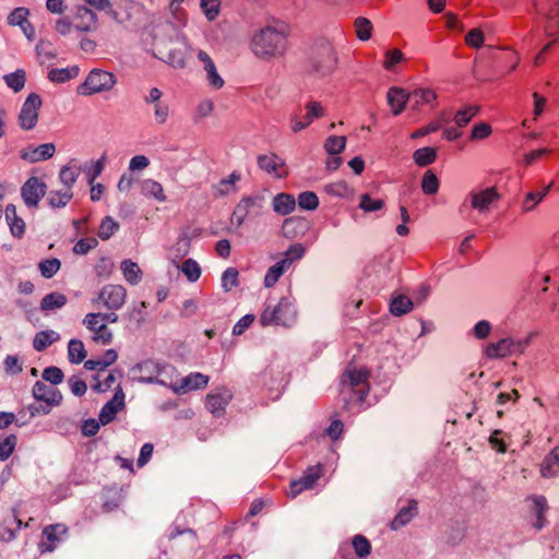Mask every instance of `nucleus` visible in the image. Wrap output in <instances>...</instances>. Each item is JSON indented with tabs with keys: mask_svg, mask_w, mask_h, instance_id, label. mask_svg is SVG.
<instances>
[{
	"mask_svg": "<svg viewBox=\"0 0 559 559\" xmlns=\"http://www.w3.org/2000/svg\"><path fill=\"white\" fill-rule=\"evenodd\" d=\"M285 261H278L274 265H272L265 276H264V286L265 287H273L278 278L283 275L286 269H288L285 265Z\"/></svg>",
	"mask_w": 559,
	"mask_h": 559,
	"instance_id": "obj_46",
	"label": "nucleus"
},
{
	"mask_svg": "<svg viewBox=\"0 0 559 559\" xmlns=\"http://www.w3.org/2000/svg\"><path fill=\"white\" fill-rule=\"evenodd\" d=\"M533 513L535 515V521L533 522V526L536 530H540L545 526L547 520L545 516L546 511L548 510L547 501L544 496H534L533 497Z\"/></svg>",
	"mask_w": 559,
	"mask_h": 559,
	"instance_id": "obj_30",
	"label": "nucleus"
},
{
	"mask_svg": "<svg viewBox=\"0 0 559 559\" xmlns=\"http://www.w3.org/2000/svg\"><path fill=\"white\" fill-rule=\"evenodd\" d=\"M126 299L127 289L122 285L107 284L99 290L96 302L115 313L122 308Z\"/></svg>",
	"mask_w": 559,
	"mask_h": 559,
	"instance_id": "obj_7",
	"label": "nucleus"
},
{
	"mask_svg": "<svg viewBox=\"0 0 559 559\" xmlns=\"http://www.w3.org/2000/svg\"><path fill=\"white\" fill-rule=\"evenodd\" d=\"M46 191L47 186L45 182L37 177H31L22 186L21 195L28 207L35 209L46 194Z\"/></svg>",
	"mask_w": 559,
	"mask_h": 559,
	"instance_id": "obj_10",
	"label": "nucleus"
},
{
	"mask_svg": "<svg viewBox=\"0 0 559 559\" xmlns=\"http://www.w3.org/2000/svg\"><path fill=\"white\" fill-rule=\"evenodd\" d=\"M119 229V223L111 216H105L97 230V235L102 240H108Z\"/></svg>",
	"mask_w": 559,
	"mask_h": 559,
	"instance_id": "obj_41",
	"label": "nucleus"
},
{
	"mask_svg": "<svg viewBox=\"0 0 559 559\" xmlns=\"http://www.w3.org/2000/svg\"><path fill=\"white\" fill-rule=\"evenodd\" d=\"M418 513V502L415 499H409L406 507L400 509L397 514L390 523L393 531H397L409 523Z\"/></svg>",
	"mask_w": 559,
	"mask_h": 559,
	"instance_id": "obj_21",
	"label": "nucleus"
},
{
	"mask_svg": "<svg viewBox=\"0 0 559 559\" xmlns=\"http://www.w3.org/2000/svg\"><path fill=\"white\" fill-rule=\"evenodd\" d=\"M480 107L477 105H468L456 111L454 122L459 128L466 127L474 117L478 115Z\"/></svg>",
	"mask_w": 559,
	"mask_h": 559,
	"instance_id": "obj_36",
	"label": "nucleus"
},
{
	"mask_svg": "<svg viewBox=\"0 0 559 559\" xmlns=\"http://www.w3.org/2000/svg\"><path fill=\"white\" fill-rule=\"evenodd\" d=\"M447 543L451 546L457 545L466 535V526L457 521L449 524L444 532Z\"/></svg>",
	"mask_w": 559,
	"mask_h": 559,
	"instance_id": "obj_33",
	"label": "nucleus"
},
{
	"mask_svg": "<svg viewBox=\"0 0 559 559\" xmlns=\"http://www.w3.org/2000/svg\"><path fill=\"white\" fill-rule=\"evenodd\" d=\"M551 183L545 187L542 191L528 192L523 202V210L525 212L532 211L549 192Z\"/></svg>",
	"mask_w": 559,
	"mask_h": 559,
	"instance_id": "obj_48",
	"label": "nucleus"
},
{
	"mask_svg": "<svg viewBox=\"0 0 559 559\" xmlns=\"http://www.w3.org/2000/svg\"><path fill=\"white\" fill-rule=\"evenodd\" d=\"M116 83L117 80L114 73L102 69H93L85 81L78 87V93L87 96L110 91Z\"/></svg>",
	"mask_w": 559,
	"mask_h": 559,
	"instance_id": "obj_4",
	"label": "nucleus"
},
{
	"mask_svg": "<svg viewBox=\"0 0 559 559\" xmlns=\"http://www.w3.org/2000/svg\"><path fill=\"white\" fill-rule=\"evenodd\" d=\"M503 431L500 429H496L491 432L489 437V444L490 447L496 450L498 453H506L507 452V443L503 439Z\"/></svg>",
	"mask_w": 559,
	"mask_h": 559,
	"instance_id": "obj_64",
	"label": "nucleus"
},
{
	"mask_svg": "<svg viewBox=\"0 0 559 559\" xmlns=\"http://www.w3.org/2000/svg\"><path fill=\"white\" fill-rule=\"evenodd\" d=\"M500 199L501 194L496 187L486 188L471 193V206L479 212H486L492 203L500 201Z\"/></svg>",
	"mask_w": 559,
	"mask_h": 559,
	"instance_id": "obj_17",
	"label": "nucleus"
},
{
	"mask_svg": "<svg viewBox=\"0 0 559 559\" xmlns=\"http://www.w3.org/2000/svg\"><path fill=\"white\" fill-rule=\"evenodd\" d=\"M413 158L417 166L426 167L436 162L437 150L430 146L418 148L414 152Z\"/></svg>",
	"mask_w": 559,
	"mask_h": 559,
	"instance_id": "obj_35",
	"label": "nucleus"
},
{
	"mask_svg": "<svg viewBox=\"0 0 559 559\" xmlns=\"http://www.w3.org/2000/svg\"><path fill=\"white\" fill-rule=\"evenodd\" d=\"M33 396L37 401L45 402L43 414H48L52 406L58 405L61 401V395L55 389L48 386L41 381H36L33 386Z\"/></svg>",
	"mask_w": 559,
	"mask_h": 559,
	"instance_id": "obj_16",
	"label": "nucleus"
},
{
	"mask_svg": "<svg viewBox=\"0 0 559 559\" xmlns=\"http://www.w3.org/2000/svg\"><path fill=\"white\" fill-rule=\"evenodd\" d=\"M40 106L41 98L38 94L32 93L27 96L19 115V123L22 129L31 130L36 126Z\"/></svg>",
	"mask_w": 559,
	"mask_h": 559,
	"instance_id": "obj_8",
	"label": "nucleus"
},
{
	"mask_svg": "<svg viewBox=\"0 0 559 559\" xmlns=\"http://www.w3.org/2000/svg\"><path fill=\"white\" fill-rule=\"evenodd\" d=\"M352 546L359 559L367 558L371 552V544L364 535H355L352 538Z\"/></svg>",
	"mask_w": 559,
	"mask_h": 559,
	"instance_id": "obj_42",
	"label": "nucleus"
},
{
	"mask_svg": "<svg viewBox=\"0 0 559 559\" xmlns=\"http://www.w3.org/2000/svg\"><path fill=\"white\" fill-rule=\"evenodd\" d=\"M239 285V272L235 267L225 270L222 276V286L226 292Z\"/></svg>",
	"mask_w": 559,
	"mask_h": 559,
	"instance_id": "obj_57",
	"label": "nucleus"
},
{
	"mask_svg": "<svg viewBox=\"0 0 559 559\" xmlns=\"http://www.w3.org/2000/svg\"><path fill=\"white\" fill-rule=\"evenodd\" d=\"M3 79L10 88L14 92H19L24 87L26 75L24 70L19 69L15 72L4 75Z\"/></svg>",
	"mask_w": 559,
	"mask_h": 559,
	"instance_id": "obj_52",
	"label": "nucleus"
},
{
	"mask_svg": "<svg viewBox=\"0 0 559 559\" xmlns=\"http://www.w3.org/2000/svg\"><path fill=\"white\" fill-rule=\"evenodd\" d=\"M294 311L287 298H281L276 306H266L260 314L259 322L262 326L288 325Z\"/></svg>",
	"mask_w": 559,
	"mask_h": 559,
	"instance_id": "obj_5",
	"label": "nucleus"
},
{
	"mask_svg": "<svg viewBox=\"0 0 559 559\" xmlns=\"http://www.w3.org/2000/svg\"><path fill=\"white\" fill-rule=\"evenodd\" d=\"M117 321L118 316L114 312H90L84 317L83 324L92 333L93 342L108 345L112 341V332L108 329L107 323Z\"/></svg>",
	"mask_w": 559,
	"mask_h": 559,
	"instance_id": "obj_3",
	"label": "nucleus"
},
{
	"mask_svg": "<svg viewBox=\"0 0 559 559\" xmlns=\"http://www.w3.org/2000/svg\"><path fill=\"white\" fill-rule=\"evenodd\" d=\"M120 269L122 271L124 280L131 284L135 285L141 281L142 271L138 263L133 262L130 259L123 260L121 262Z\"/></svg>",
	"mask_w": 559,
	"mask_h": 559,
	"instance_id": "obj_31",
	"label": "nucleus"
},
{
	"mask_svg": "<svg viewBox=\"0 0 559 559\" xmlns=\"http://www.w3.org/2000/svg\"><path fill=\"white\" fill-rule=\"evenodd\" d=\"M359 207L366 213L380 211L384 207V201L372 199L369 193H364L359 198Z\"/></svg>",
	"mask_w": 559,
	"mask_h": 559,
	"instance_id": "obj_50",
	"label": "nucleus"
},
{
	"mask_svg": "<svg viewBox=\"0 0 559 559\" xmlns=\"http://www.w3.org/2000/svg\"><path fill=\"white\" fill-rule=\"evenodd\" d=\"M68 532V527L64 524H51L43 530L41 540L38 544V548L41 554L52 551L62 535Z\"/></svg>",
	"mask_w": 559,
	"mask_h": 559,
	"instance_id": "obj_14",
	"label": "nucleus"
},
{
	"mask_svg": "<svg viewBox=\"0 0 559 559\" xmlns=\"http://www.w3.org/2000/svg\"><path fill=\"white\" fill-rule=\"evenodd\" d=\"M296 207V200L289 193H278L273 200V209L280 215H288Z\"/></svg>",
	"mask_w": 559,
	"mask_h": 559,
	"instance_id": "obj_29",
	"label": "nucleus"
},
{
	"mask_svg": "<svg viewBox=\"0 0 559 559\" xmlns=\"http://www.w3.org/2000/svg\"><path fill=\"white\" fill-rule=\"evenodd\" d=\"M17 444V437L14 433L0 438V461L8 460L14 452Z\"/></svg>",
	"mask_w": 559,
	"mask_h": 559,
	"instance_id": "obj_45",
	"label": "nucleus"
},
{
	"mask_svg": "<svg viewBox=\"0 0 559 559\" xmlns=\"http://www.w3.org/2000/svg\"><path fill=\"white\" fill-rule=\"evenodd\" d=\"M29 14V11L28 9L26 8H16L14 9L9 17H8V21L11 25H19L23 28V31L25 32V34L27 35L28 38H32L33 37V31L31 33H27L26 31V26H31L29 22L27 21V16Z\"/></svg>",
	"mask_w": 559,
	"mask_h": 559,
	"instance_id": "obj_39",
	"label": "nucleus"
},
{
	"mask_svg": "<svg viewBox=\"0 0 559 559\" xmlns=\"http://www.w3.org/2000/svg\"><path fill=\"white\" fill-rule=\"evenodd\" d=\"M200 5L209 21H214L218 16L221 10L219 0H201Z\"/></svg>",
	"mask_w": 559,
	"mask_h": 559,
	"instance_id": "obj_56",
	"label": "nucleus"
},
{
	"mask_svg": "<svg viewBox=\"0 0 559 559\" xmlns=\"http://www.w3.org/2000/svg\"><path fill=\"white\" fill-rule=\"evenodd\" d=\"M86 349L81 340H70L68 344V358L72 364H80L86 358Z\"/></svg>",
	"mask_w": 559,
	"mask_h": 559,
	"instance_id": "obj_34",
	"label": "nucleus"
},
{
	"mask_svg": "<svg viewBox=\"0 0 559 559\" xmlns=\"http://www.w3.org/2000/svg\"><path fill=\"white\" fill-rule=\"evenodd\" d=\"M4 212L12 236L15 238H22L25 233V223L17 216L15 205L8 204Z\"/></svg>",
	"mask_w": 559,
	"mask_h": 559,
	"instance_id": "obj_25",
	"label": "nucleus"
},
{
	"mask_svg": "<svg viewBox=\"0 0 559 559\" xmlns=\"http://www.w3.org/2000/svg\"><path fill=\"white\" fill-rule=\"evenodd\" d=\"M322 476V466L320 464L309 466L300 477L309 488H312Z\"/></svg>",
	"mask_w": 559,
	"mask_h": 559,
	"instance_id": "obj_60",
	"label": "nucleus"
},
{
	"mask_svg": "<svg viewBox=\"0 0 559 559\" xmlns=\"http://www.w3.org/2000/svg\"><path fill=\"white\" fill-rule=\"evenodd\" d=\"M298 205L304 210H316L319 206V199L312 191H305L298 195Z\"/></svg>",
	"mask_w": 559,
	"mask_h": 559,
	"instance_id": "obj_55",
	"label": "nucleus"
},
{
	"mask_svg": "<svg viewBox=\"0 0 559 559\" xmlns=\"http://www.w3.org/2000/svg\"><path fill=\"white\" fill-rule=\"evenodd\" d=\"M421 190L425 194L432 195L439 190V179L432 170H427L421 179Z\"/></svg>",
	"mask_w": 559,
	"mask_h": 559,
	"instance_id": "obj_47",
	"label": "nucleus"
},
{
	"mask_svg": "<svg viewBox=\"0 0 559 559\" xmlns=\"http://www.w3.org/2000/svg\"><path fill=\"white\" fill-rule=\"evenodd\" d=\"M209 382V377L199 372L190 373L171 384L175 393L183 394L193 390L205 388Z\"/></svg>",
	"mask_w": 559,
	"mask_h": 559,
	"instance_id": "obj_18",
	"label": "nucleus"
},
{
	"mask_svg": "<svg viewBox=\"0 0 559 559\" xmlns=\"http://www.w3.org/2000/svg\"><path fill=\"white\" fill-rule=\"evenodd\" d=\"M371 372L367 367L348 364L340 378V393L346 405L362 404L370 392Z\"/></svg>",
	"mask_w": 559,
	"mask_h": 559,
	"instance_id": "obj_2",
	"label": "nucleus"
},
{
	"mask_svg": "<svg viewBox=\"0 0 559 559\" xmlns=\"http://www.w3.org/2000/svg\"><path fill=\"white\" fill-rule=\"evenodd\" d=\"M292 27L284 20L271 16L264 26L253 32L250 38L252 53L261 60H273L285 56L289 47Z\"/></svg>",
	"mask_w": 559,
	"mask_h": 559,
	"instance_id": "obj_1",
	"label": "nucleus"
},
{
	"mask_svg": "<svg viewBox=\"0 0 559 559\" xmlns=\"http://www.w3.org/2000/svg\"><path fill=\"white\" fill-rule=\"evenodd\" d=\"M180 270L190 282H197L201 276V267L193 259H186Z\"/></svg>",
	"mask_w": 559,
	"mask_h": 559,
	"instance_id": "obj_51",
	"label": "nucleus"
},
{
	"mask_svg": "<svg viewBox=\"0 0 559 559\" xmlns=\"http://www.w3.org/2000/svg\"><path fill=\"white\" fill-rule=\"evenodd\" d=\"M492 133L491 126L487 122L475 123L472 128L469 140L479 141L485 140Z\"/></svg>",
	"mask_w": 559,
	"mask_h": 559,
	"instance_id": "obj_58",
	"label": "nucleus"
},
{
	"mask_svg": "<svg viewBox=\"0 0 559 559\" xmlns=\"http://www.w3.org/2000/svg\"><path fill=\"white\" fill-rule=\"evenodd\" d=\"M346 145V136L331 135L326 139L324 147L330 155L342 153Z\"/></svg>",
	"mask_w": 559,
	"mask_h": 559,
	"instance_id": "obj_54",
	"label": "nucleus"
},
{
	"mask_svg": "<svg viewBox=\"0 0 559 559\" xmlns=\"http://www.w3.org/2000/svg\"><path fill=\"white\" fill-rule=\"evenodd\" d=\"M413 96L416 97L417 106L431 104L437 99L436 92L430 88L416 90L414 91Z\"/></svg>",
	"mask_w": 559,
	"mask_h": 559,
	"instance_id": "obj_63",
	"label": "nucleus"
},
{
	"mask_svg": "<svg viewBox=\"0 0 559 559\" xmlns=\"http://www.w3.org/2000/svg\"><path fill=\"white\" fill-rule=\"evenodd\" d=\"M408 95L401 87H391L388 92V102L393 115H400L406 106Z\"/></svg>",
	"mask_w": 559,
	"mask_h": 559,
	"instance_id": "obj_26",
	"label": "nucleus"
},
{
	"mask_svg": "<svg viewBox=\"0 0 559 559\" xmlns=\"http://www.w3.org/2000/svg\"><path fill=\"white\" fill-rule=\"evenodd\" d=\"M305 108L307 112L304 117H300L299 114L292 116L290 128L295 133L306 129L312 123L313 119L321 118L325 114V109L320 102H308Z\"/></svg>",
	"mask_w": 559,
	"mask_h": 559,
	"instance_id": "obj_9",
	"label": "nucleus"
},
{
	"mask_svg": "<svg viewBox=\"0 0 559 559\" xmlns=\"http://www.w3.org/2000/svg\"><path fill=\"white\" fill-rule=\"evenodd\" d=\"M536 10L544 14L548 23L559 27V0H534Z\"/></svg>",
	"mask_w": 559,
	"mask_h": 559,
	"instance_id": "obj_24",
	"label": "nucleus"
},
{
	"mask_svg": "<svg viewBox=\"0 0 559 559\" xmlns=\"http://www.w3.org/2000/svg\"><path fill=\"white\" fill-rule=\"evenodd\" d=\"M540 476L544 478H554L559 476V445L544 457L539 465Z\"/></svg>",
	"mask_w": 559,
	"mask_h": 559,
	"instance_id": "obj_22",
	"label": "nucleus"
},
{
	"mask_svg": "<svg viewBox=\"0 0 559 559\" xmlns=\"http://www.w3.org/2000/svg\"><path fill=\"white\" fill-rule=\"evenodd\" d=\"M122 378V372L118 369L111 370L105 379L100 380L99 373L93 377L92 389L95 392L104 393L109 390H114L119 384V380Z\"/></svg>",
	"mask_w": 559,
	"mask_h": 559,
	"instance_id": "obj_23",
	"label": "nucleus"
},
{
	"mask_svg": "<svg viewBox=\"0 0 559 559\" xmlns=\"http://www.w3.org/2000/svg\"><path fill=\"white\" fill-rule=\"evenodd\" d=\"M124 407V393L121 385L115 388V394L100 409L98 420L107 425L114 420L116 414Z\"/></svg>",
	"mask_w": 559,
	"mask_h": 559,
	"instance_id": "obj_15",
	"label": "nucleus"
},
{
	"mask_svg": "<svg viewBox=\"0 0 559 559\" xmlns=\"http://www.w3.org/2000/svg\"><path fill=\"white\" fill-rule=\"evenodd\" d=\"M240 180V174L234 171L228 178L219 181L216 194L219 197L227 195L237 191L236 183Z\"/></svg>",
	"mask_w": 559,
	"mask_h": 559,
	"instance_id": "obj_43",
	"label": "nucleus"
},
{
	"mask_svg": "<svg viewBox=\"0 0 559 559\" xmlns=\"http://www.w3.org/2000/svg\"><path fill=\"white\" fill-rule=\"evenodd\" d=\"M98 246V241L94 237H87L80 239L73 247V252L75 254H86L92 249L96 248Z\"/></svg>",
	"mask_w": 559,
	"mask_h": 559,
	"instance_id": "obj_61",
	"label": "nucleus"
},
{
	"mask_svg": "<svg viewBox=\"0 0 559 559\" xmlns=\"http://www.w3.org/2000/svg\"><path fill=\"white\" fill-rule=\"evenodd\" d=\"M403 52L402 50L394 48L391 50H388L384 53V60H383V68L385 70H392L395 64L400 63L403 60Z\"/></svg>",
	"mask_w": 559,
	"mask_h": 559,
	"instance_id": "obj_62",
	"label": "nucleus"
},
{
	"mask_svg": "<svg viewBox=\"0 0 559 559\" xmlns=\"http://www.w3.org/2000/svg\"><path fill=\"white\" fill-rule=\"evenodd\" d=\"M310 221L301 216H292L285 218L282 225L283 236L290 240L302 239L310 231Z\"/></svg>",
	"mask_w": 559,
	"mask_h": 559,
	"instance_id": "obj_11",
	"label": "nucleus"
},
{
	"mask_svg": "<svg viewBox=\"0 0 559 559\" xmlns=\"http://www.w3.org/2000/svg\"><path fill=\"white\" fill-rule=\"evenodd\" d=\"M56 147L52 143L40 144L37 147L27 146L20 151V157L28 163H37L53 156Z\"/></svg>",
	"mask_w": 559,
	"mask_h": 559,
	"instance_id": "obj_19",
	"label": "nucleus"
},
{
	"mask_svg": "<svg viewBox=\"0 0 559 559\" xmlns=\"http://www.w3.org/2000/svg\"><path fill=\"white\" fill-rule=\"evenodd\" d=\"M80 69L78 66L63 69H51L48 72V79L53 83H64L79 75Z\"/></svg>",
	"mask_w": 559,
	"mask_h": 559,
	"instance_id": "obj_32",
	"label": "nucleus"
},
{
	"mask_svg": "<svg viewBox=\"0 0 559 559\" xmlns=\"http://www.w3.org/2000/svg\"><path fill=\"white\" fill-rule=\"evenodd\" d=\"M354 27H355L356 36L360 40L366 41L371 38L373 26L367 17H364V16L357 17L354 21Z\"/></svg>",
	"mask_w": 559,
	"mask_h": 559,
	"instance_id": "obj_44",
	"label": "nucleus"
},
{
	"mask_svg": "<svg viewBox=\"0 0 559 559\" xmlns=\"http://www.w3.org/2000/svg\"><path fill=\"white\" fill-rule=\"evenodd\" d=\"M227 404L228 397L222 393H211L206 395L205 407L216 417H221L225 414Z\"/></svg>",
	"mask_w": 559,
	"mask_h": 559,
	"instance_id": "obj_27",
	"label": "nucleus"
},
{
	"mask_svg": "<svg viewBox=\"0 0 559 559\" xmlns=\"http://www.w3.org/2000/svg\"><path fill=\"white\" fill-rule=\"evenodd\" d=\"M78 176L79 171L70 166H63L59 173V178L63 185V188H70V190H72V187L75 183Z\"/></svg>",
	"mask_w": 559,
	"mask_h": 559,
	"instance_id": "obj_59",
	"label": "nucleus"
},
{
	"mask_svg": "<svg viewBox=\"0 0 559 559\" xmlns=\"http://www.w3.org/2000/svg\"><path fill=\"white\" fill-rule=\"evenodd\" d=\"M75 28L80 32H91L97 28L98 17L96 13L87 7L80 5L74 16Z\"/></svg>",
	"mask_w": 559,
	"mask_h": 559,
	"instance_id": "obj_20",
	"label": "nucleus"
},
{
	"mask_svg": "<svg viewBox=\"0 0 559 559\" xmlns=\"http://www.w3.org/2000/svg\"><path fill=\"white\" fill-rule=\"evenodd\" d=\"M527 342L514 341L511 337L488 343L484 348V356L488 359H502L515 353H523Z\"/></svg>",
	"mask_w": 559,
	"mask_h": 559,
	"instance_id": "obj_6",
	"label": "nucleus"
},
{
	"mask_svg": "<svg viewBox=\"0 0 559 559\" xmlns=\"http://www.w3.org/2000/svg\"><path fill=\"white\" fill-rule=\"evenodd\" d=\"M306 252V248L302 243H294L284 252V258L281 261H285V265L289 267L295 261L301 259Z\"/></svg>",
	"mask_w": 559,
	"mask_h": 559,
	"instance_id": "obj_53",
	"label": "nucleus"
},
{
	"mask_svg": "<svg viewBox=\"0 0 559 559\" xmlns=\"http://www.w3.org/2000/svg\"><path fill=\"white\" fill-rule=\"evenodd\" d=\"M138 7L133 0H114L107 14L118 24H127L132 21Z\"/></svg>",
	"mask_w": 559,
	"mask_h": 559,
	"instance_id": "obj_13",
	"label": "nucleus"
},
{
	"mask_svg": "<svg viewBox=\"0 0 559 559\" xmlns=\"http://www.w3.org/2000/svg\"><path fill=\"white\" fill-rule=\"evenodd\" d=\"M413 309V301L405 295H399L393 298L390 305V311L394 316H403Z\"/></svg>",
	"mask_w": 559,
	"mask_h": 559,
	"instance_id": "obj_40",
	"label": "nucleus"
},
{
	"mask_svg": "<svg viewBox=\"0 0 559 559\" xmlns=\"http://www.w3.org/2000/svg\"><path fill=\"white\" fill-rule=\"evenodd\" d=\"M67 304V297L58 292H53L44 296L40 301L43 311H51L63 307Z\"/></svg>",
	"mask_w": 559,
	"mask_h": 559,
	"instance_id": "obj_37",
	"label": "nucleus"
},
{
	"mask_svg": "<svg viewBox=\"0 0 559 559\" xmlns=\"http://www.w3.org/2000/svg\"><path fill=\"white\" fill-rule=\"evenodd\" d=\"M61 267V262L57 258L45 259L39 262L38 269L45 278H51Z\"/></svg>",
	"mask_w": 559,
	"mask_h": 559,
	"instance_id": "obj_49",
	"label": "nucleus"
},
{
	"mask_svg": "<svg viewBox=\"0 0 559 559\" xmlns=\"http://www.w3.org/2000/svg\"><path fill=\"white\" fill-rule=\"evenodd\" d=\"M257 162L260 169L275 178H286L288 176L285 162L275 153L259 155Z\"/></svg>",
	"mask_w": 559,
	"mask_h": 559,
	"instance_id": "obj_12",
	"label": "nucleus"
},
{
	"mask_svg": "<svg viewBox=\"0 0 559 559\" xmlns=\"http://www.w3.org/2000/svg\"><path fill=\"white\" fill-rule=\"evenodd\" d=\"M59 340V335L53 331H40L33 338V347L37 352L45 350L48 346Z\"/></svg>",
	"mask_w": 559,
	"mask_h": 559,
	"instance_id": "obj_38",
	"label": "nucleus"
},
{
	"mask_svg": "<svg viewBox=\"0 0 559 559\" xmlns=\"http://www.w3.org/2000/svg\"><path fill=\"white\" fill-rule=\"evenodd\" d=\"M73 198V192L70 188H61L51 190L47 197V203L52 209L64 207Z\"/></svg>",
	"mask_w": 559,
	"mask_h": 559,
	"instance_id": "obj_28",
	"label": "nucleus"
}]
</instances>
